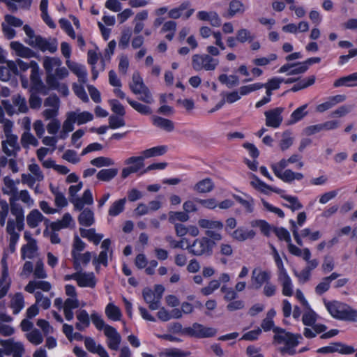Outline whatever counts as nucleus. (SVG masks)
<instances>
[{"label":"nucleus","mask_w":357,"mask_h":357,"mask_svg":"<svg viewBox=\"0 0 357 357\" xmlns=\"http://www.w3.org/2000/svg\"><path fill=\"white\" fill-rule=\"evenodd\" d=\"M13 105H10L7 101H3L4 109L8 114L12 115L17 112L24 113L28 110L24 98L19 95L15 96L13 98Z\"/></svg>","instance_id":"f8f14e48"},{"label":"nucleus","mask_w":357,"mask_h":357,"mask_svg":"<svg viewBox=\"0 0 357 357\" xmlns=\"http://www.w3.org/2000/svg\"><path fill=\"white\" fill-rule=\"evenodd\" d=\"M256 236V232L253 229H249L244 227H239L229 233V236L236 241L244 242L249 239H252Z\"/></svg>","instance_id":"aec40b11"},{"label":"nucleus","mask_w":357,"mask_h":357,"mask_svg":"<svg viewBox=\"0 0 357 357\" xmlns=\"http://www.w3.org/2000/svg\"><path fill=\"white\" fill-rule=\"evenodd\" d=\"M218 79L222 84L226 85L228 88L234 87L239 84L238 76L234 75H227L226 74H222L219 76Z\"/></svg>","instance_id":"774afa93"},{"label":"nucleus","mask_w":357,"mask_h":357,"mask_svg":"<svg viewBox=\"0 0 357 357\" xmlns=\"http://www.w3.org/2000/svg\"><path fill=\"white\" fill-rule=\"evenodd\" d=\"M39 66L35 61H31V88L32 91L41 92L44 89L43 83L40 77Z\"/></svg>","instance_id":"6ab92c4d"},{"label":"nucleus","mask_w":357,"mask_h":357,"mask_svg":"<svg viewBox=\"0 0 357 357\" xmlns=\"http://www.w3.org/2000/svg\"><path fill=\"white\" fill-rule=\"evenodd\" d=\"M190 355V352L177 348L166 349L159 354L160 357H188Z\"/></svg>","instance_id":"4d7b16f0"},{"label":"nucleus","mask_w":357,"mask_h":357,"mask_svg":"<svg viewBox=\"0 0 357 357\" xmlns=\"http://www.w3.org/2000/svg\"><path fill=\"white\" fill-rule=\"evenodd\" d=\"M74 225L75 222L72 215L70 213H66L61 220L52 222L50 227L53 231H56L62 229L68 228Z\"/></svg>","instance_id":"473e14b6"},{"label":"nucleus","mask_w":357,"mask_h":357,"mask_svg":"<svg viewBox=\"0 0 357 357\" xmlns=\"http://www.w3.org/2000/svg\"><path fill=\"white\" fill-rule=\"evenodd\" d=\"M77 283L81 287L93 288L96 284V279L93 273L78 271Z\"/></svg>","instance_id":"cd10ccee"},{"label":"nucleus","mask_w":357,"mask_h":357,"mask_svg":"<svg viewBox=\"0 0 357 357\" xmlns=\"http://www.w3.org/2000/svg\"><path fill=\"white\" fill-rule=\"evenodd\" d=\"M306 311L304 312L302 318L303 324L307 326H313L317 325L316 324L317 314L309 307L306 308Z\"/></svg>","instance_id":"680f3d73"},{"label":"nucleus","mask_w":357,"mask_h":357,"mask_svg":"<svg viewBox=\"0 0 357 357\" xmlns=\"http://www.w3.org/2000/svg\"><path fill=\"white\" fill-rule=\"evenodd\" d=\"M219 61L208 54H195L192 57V66L197 70H213L218 66Z\"/></svg>","instance_id":"0eeeda50"},{"label":"nucleus","mask_w":357,"mask_h":357,"mask_svg":"<svg viewBox=\"0 0 357 357\" xmlns=\"http://www.w3.org/2000/svg\"><path fill=\"white\" fill-rule=\"evenodd\" d=\"M355 349L353 347L346 345L340 342H333L330 344L321 347L317 349L318 353L331 354L337 352L341 354H351L354 353Z\"/></svg>","instance_id":"2eb2a0df"},{"label":"nucleus","mask_w":357,"mask_h":357,"mask_svg":"<svg viewBox=\"0 0 357 357\" xmlns=\"http://www.w3.org/2000/svg\"><path fill=\"white\" fill-rule=\"evenodd\" d=\"M47 85L52 89L56 90L62 96H67L69 94V89L66 84L55 80L53 77H50Z\"/></svg>","instance_id":"49530a36"},{"label":"nucleus","mask_w":357,"mask_h":357,"mask_svg":"<svg viewBox=\"0 0 357 357\" xmlns=\"http://www.w3.org/2000/svg\"><path fill=\"white\" fill-rule=\"evenodd\" d=\"M307 66L303 62H299L294 64H284L279 70V73H284L287 75H298L304 73L307 71Z\"/></svg>","instance_id":"c85d7f7f"},{"label":"nucleus","mask_w":357,"mask_h":357,"mask_svg":"<svg viewBox=\"0 0 357 357\" xmlns=\"http://www.w3.org/2000/svg\"><path fill=\"white\" fill-rule=\"evenodd\" d=\"M3 151L8 156L15 155L20 149L17 136H9L2 141Z\"/></svg>","instance_id":"b1692460"},{"label":"nucleus","mask_w":357,"mask_h":357,"mask_svg":"<svg viewBox=\"0 0 357 357\" xmlns=\"http://www.w3.org/2000/svg\"><path fill=\"white\" fill-rule=\"evenodd\" d=\"M326 330V327L321 324H318L313 326L305 327L303 331V335L307 338H313L317 334L321 333Z\"/></svg>","instance_id":"6e6d98bb"},{"label":"nucleus","mask_w":357,"mask_h":357,"mask_svg":"<svg viewBox=\"0 0 357 357\" xmlns=\"http://www.w3.org/2000/svg\"><path fill=\"white\" fill-rule=\"evenodd\" d=\"M78 322L76 324L77 329L82 331L89 326L90 319L87 312L84 310H79L77 312Z\"/></svg>","instance_id":"de8ad7c7"},{"label":"nucleus","mask_w":357,"mask_h":357,"mask_svg":"<svg viewBox=\"0 0 357 357\" xmlns=\"http://www.w3.org/2000/svg\"><path fill=\"white\" fill-rule=\"evenodd\" d=\"M29 174H22V183L27 185L30 188H33L36 182H41L44 180V174L40 167L36 162L28 165Z\"/></svg>","instance_id":"6e6552de"},{"label":"nucleus","mask_w":357,"mask_h":357,"mask_svg":"<svg viewBox=\"0 0 357 357\" xmlns=\"http://www.w3.org/2000/svg\"><path fill=\"white\" fill-rule=\"evenodd\" d=\"M24 306V297L21 294H16L11 299L10 307L14 314L19 313Z\"/></svg>","instance_id":"338daca9"},{"label":"nucleus","mask_w":357,"mask_h":357,"mask_svg":"<svg viewBox=\"0 0 357 357\" xmlns=\"http://www.w3.org/2000/svg\"><path fill=\"white\" fill-rule=\"evenodd\" d=\"M289 165L287 158H282L278 162L272 163L271 168L275 176L284 183H291L295 181H301L304 175L291 169H286Z\"/></svg>","instance_id":"39448f33"},{"label":"nucleus","mask_w":357,"mask_h":357,"mask_svg":"<svg viewBox=\"0 0 357 357\" xmlns=\"http://www.w3.org/2000/svg\"><path fill=\"white\" fill-rule=\"evenodd\" d=\"M146 87L139 73L137 72L134 73L132 77V81L130 84V90L133 93L138 94Z\"/></svg>","instance_id":"a19ab883"},{"label":"nucleus","mask_w":357,"mask_h":357,"mask_svg":"<svg viewBox=\"0 0 357 357\" xmlns=\"http://www.w3.org/2000/svg\"><path fill=\"white\" fill-rule=\"evenodd\" d=\"M250 184L256 190L265 194H268L269 191L274 192L277 194L284 193L283 190L277 187L268 185L254 175L252 176V180L250 181Z\"/></svg>","instance_id":"a878e982"},{"label":"nucleus","mask_w":357,"mask_h":357,"mask_svg":"<svg viewBox=\"0 0 357 357\" xmlns=\"http://www.w3.org/2000/svg\"><path fill=\"white\" fill-rule=\"evenodd\" d=\"M324 305L329 314L335 319L349 321L357 319V310L346 303L337 301H324Z\"/></svg>","instance_id":"20e7f679"},{"label":"nucleus","mask_w":357,"mask_h":357,"mask_svg":"<svg viewBox=\"0 0 357 357\" xmlns=\"http://www.w3.org/2000/svg\"><path fill=\"white\" fill-rule=\"evenodd\" d=\"M144 159L142 154L140 156H132L127 158L124 162L128 167L122 169V178H126L130 174L138 172L144 166Z\"/></svg>","instance_id":"9d476101"},{"label":"nucleus","mask_w":357,"mask_h":357,"mask_svg":"<svg viewBox=\"0 0 357 357\" xmlns=\"http://www.w3.org/2000/svg\"><path fill=\"white\" fill-rule=\"evenodd\" d=\"M10 47L13 54L19 57L29 59L35 56L34 52L18 41H12Z\"/></svg>","instance_id":"412c9836"},{"label":"nucleus","mask_w":357,"mask_h":357,"mask_svg":"<svg viewBox=\"0 0 357 357\" xmlns=\"http://www.w3.org/2000/svg\"><path fill=\"white\" fill-rule=\"evenodd\" d=\"M10 284V279L8 276V270L6 265H3L2 275L0 279V298L8 292Z\"/></svg>","instance_id":"37998d69"},{"label":"nucleus","mask_w":357,"mask_h":357,"mask_svg":"<svg viewBox=\"0 0 357 357\" xmlns=\"http://www.w3.org/2000/svg\"><path fill=\"white\" fill-rule=\"evenodd\" d=\"M245 197L246 199H243L238 195H234V199L243 206L245 211L248 213H252L254 209V199L248 195H245Z\"/></svg>","instance_id":"e2e57ef3"},{"label":"nucleus","mask_w":357,"mask_h":357,"mask_svg":"<svg viewBox=\"0 0 357 357\" xmlns=\"http://www.w3.org/2000/svg\"><path fill=\"white\" fill-rule=\"evenodd\" d=\"M347 99V96L344 94H337L328 97L325 102L320 103L316 106V111L323 113L333 108L337 104L342 103Z\"/></svg>","instance_id":"a211bd4d"},{"label":"nucleus","mask_w":357,"mask_h":357,"mask_svg":"<svg viewBox=\"0 0 357 357\" xmlns=\"http://www.w3.org/2000/svg\"><path fill=\"white\" fill-rule=\"evenodd\" d=\"M65 291L68 298L64 301V316L67 321H71L74 317L73 310L79 307V302L77 298V292L74 286L70 284L66 285Z\"/></svg>","instance_id":"423d86ee"},{"label":"nucleus","mask_w":357,"mask_h":357,"mask_svg":"<svg viewBox=\"0 0 357 357\" xmlns=\"http://www.w3.org/2000/svg\"><path fill=\"white\" fill-rule=\"evenodd\" d=\"M198 225L200 228L206 229V236L197 238L191 244H188L185 249L195 256H211L216 241L222 239L221 231L224 227L223 222L220 220L201 218L198 220Z\"/></svg>","instance_id":"f257e3e1"},{"label":"nucleus","mask_w":357,"mask_h":357,"mask_svg":"<svg viewBox=\"0 0 357 357\" xmlns=\"http://www.w3.org/2000/svg\"><path fill=\"white\" fill-rule=\"evenodd\" d=\"M126 99L130 105L139 114L143 115H150L152 114V109L149 105L131 100L128 98Z\"/></svg>","instance_id":"864d4df0"},{"label":"nucleus","mask_w":357,"mask_h":357,"mask_svg":"<svg viewBox=\"0 0 357 357\" xmlns=\"http://www.w3.org/2000/svg\"><path fill=\"white\" fill-rule=\"evenodd\" d=\"M23 30L26 36L25 43L33 48L40 50L42 52L48 51L50 52H55L57 50L56 40H47L36 35L34 31L29 25H24Z\"/></svg>","instance_id":"7ed1b4c3"},{"label":"nucleus","mask_w":357,"mask_h":357,"mask_svg":"<svg viewBox=\"0 0 357 357\" xmlns=\"http://www.w3.org/2000/svg\"><path fill=\"white\" fill-rule=\"evenodd\" d=\"M80 235L82 237L87 238L89 241L93 242L95 245H98L102 238L103 235L96 232L95 229H79Z\"/></svg>","instance_id":"79ce46f5"},{"label":"nucleus","mask_w":357,"mask_h":357,"mask_svg":"<svg viewBox=\"0 0 357 357\" xmlns=\"http://www.w3.org/2000/svg\"><path fill=\"white\" fill-rule=\"evenodd\" d=\"M105 312L107 317L114 321H120L122 317L120 308L112 302L106 305Z\"/></svg>","instance_id":"ea45409f"},{"label":"nucleus","mask_w":357,"mask_h":357,"mask_svg":"<svg viewBox=\"0 0 357 357\" xmlns=\"http://www.w3.org/2000/svg\"><path fill=\"white\" fill-rule=\"evenodd\" d=\"M104 333L107 338L108 347L112 350L117 351L121 342L120 334L111 326H107Z\"/></svg>","instance_id":"f3484780"},{"label":"nucleus","mask_w":357,"mask_h":357,"mask_svg":"<svg viewBox=\"0 0 357 357\" xmlns=\"http://www.w3.org/2000/svg\"><path fill=\"white\" fill-rule=\"evenodd\" d=\"M333 86L337 87H356L357 86V72L349 75L342 77L336 79L333 83Z\"/></svg>","instance_id":"2f4dec72"},{"label":"nucleus","mask_w":357,"mask_h":357,"mask_svg":"<svg viewBox=\"0 0 357 357\" xmlns=\"http://www.w3.org/2000/svg\"><path fill=\"white\" fill-rule=\"evenodd\" d=\"M152 122L155 126L166 132H172L174 130V123L169 119L153 116L152 117Z\"/></svg>","instance_id":"e433bc0d"},{"label":"nucleus","mask_w":357,"mask_h":357,"mask_svg":"<svg viewBox=\"0 0 357 357\" xmlns=\"http://www.w3.org/2000/svg\"><path fill=\"white\" fill-rule=\"evenodd\" d=\"M40 289L44 291H49L51 289V284L47 281H30L25 287V290L29 293H33L36 289Z\"/></svg>","instance_id":"c03bdc74"},{"label":"nucleus","mask_w":357,"mask_h":357,"mask_svg":"<svg viewBox=\"0 0 357 357\" xmlns=\"http://www.w3.org/2000/svg\"><path fill=\"white\" fill-rule=\"evenodd\" d=\"M0 344L3 347V352L6 355H12L13 357H22L24 351L23 344L13 338L2 340Z\"/></svg>","instance_id":"9b49d317"},{"label":"nucleus","mask_w":357,"mask_h":357,"mask_svg":"<svg viewBox=\"0 0 357 357\" xmlns=\"http://www.w3.org/2000/svg\"><path fill=\"white\" fill-rule=\"evenodd\" d=\"M84 345L90 352L97 354L100 357H102V352L107 351L102 346L97 344L91 337L84 338Z\"/></svg>","instance_id":"8fccbe9b"},{"label":"nucleus","mask_w":357,"mask_h":357,"mask_svg":"<svg viewBox=\"0 0 357 357\" xmlns=\"http://www.w3.org/2000/svg\"><path fill=\"white\" fill-rule=\"evenodd\" d=\"M111 241L109 239L104 240L101 243L102 251L97 257H95L93 260V264L96 266V270L98 271L99 266L103 265L107 266V259L111 250H109Z\"/></svg>","instance_id":"dca6fc26"},{"label":"nucleus","mask_w":357,"mask_h":357,"mask_svg":"<svg viewBox=\"0 0 357 357\" xmlns=\"http://www.w3.org/2000/svg\"><path fill=\"white\" fill-rule=\"evenodd\" d=\"M197 18L201 21H206L213 27H219L222 21L218 14L215 11L201 10L197 12Z\"/></svg>","instance_id":"4be33fe9"},{"label":"nucleus","mask_w":357,"mask_h":357,"mask_svg":"<svg viewBox=\"0 0 357 357\" xmlns=\"http://www.w3.org/2000/svg\"><path fill=\"white\" fill-rule=\"evenodd\" d=\"M66 65L68 68L77 76L80 82H86L87 79V72L84 66L73 62L70 60L66 61Z\"/></svg>","instance_id":"c756f323"},{"label":"nucleus","mask_w":357,"mask_h":357,"mask_svg":"<svg viewBox=\"0 0 357 357\" xmlns=\"http://www.w3.org/2000/svg\"><path fill=\"white\" fill-rule=\"evenodd\" d=\"M126 199L121 198L113 202L108 208V215L110 217H116L125 210Z\"/></svg>","instance_id":"c9c22d12"},{"label":"nucleus","mask_w":357,"mask_h":357,"mask_svg":"<svg viewBox=\"0 0 357 357\" xmlns=\"http://www.w3.org/2000/svg\"><path fill=\"white\" fill-rule=\"evenodd\" d=\"M271 271L256 268L252 271L251 280L254 288L259 289L271 280Z\"/></svg>","instance_id":"ddd939ff"},{"label":"nucleus","mask_w":357,"mask_h":357,"mask_svg":"<svg viewBox=\"0 0 357 357\" xmlns=\"http://www.w3.org/2000/svg\"><path fill=\"white\" fill-rule=\"evenodd\" d=\"M294 138L291 131L286 130L282 135V139L279 143V146L282 151L289 149L294 143Z\"/></svg>","instance_id":"052dcab7"},{"label":"nucleus","mask_w":357,"mask_h":357,"mask_svg":"<svg viewBox=\"0 0 357 357\" xmlns=\"http://www.w3.org/2000/svg\"><path fill=\"white\" fill-rule=\"evenodd\" d=\"M37 252L36 241L29 242L22 248V257L23 259H32L35 257Z\"/></svg>","instance_id":"0e129e2a"},{"label":"nucleus","mask_w":357,"mask_h":357,"mask_svg":"<svg viewBox=\"0 0 357 357\" xmlns=\"http://www.w3.org/2000/svg\"><path fill=\"white\" fill-rule=\"evenodd\" d=\"M255 38V36L247 29L242 28L236 31V40L241 43L252 42Z\"/></svg>","instance_id":"69168bd1"},{"label":"nucleus","mask_w":357,"mask_h":357,"mask_svg":"<svg viewBox=\"0 0 357 357\" xmlns=\"http://www.w3.org/2000/svg\"><path fill=\"white\" fill-rule=\"evenodd\" d=\"M61 66V61L59 58L46 56L43 59V67L46 71L47 77Z\"/></svg>","instance_id":"4c0bfd02"},{"label":"nucleus","mask_w":357,"mask_h":357,"mask_svg":"<svg viewBox=\"0 0 357 357\" xmlns=\"http://www.w3.org/2000/svg\"><path fill=\"white\" fill-rule=\"evenodd\" d=\"M278 280L282 287V293L284 296H291L294 294V284L288 273L278 275Z\"/></svg>","instance_id":"393cba45"},{"label":"nucleus","mask_w":357,"mask_h":357,"mask_svg":"<svg viewBox=\"0 0 357 357\" xmlns=\"http://www.w3.org/2000/svg\"><path fill=\"white\" fill-rule=\"evenodd\" d=\"M44 216L37 209L32 210L26 216L27 225L31 227L35 228L43 220Z\"/></svg>","instance_id":"a18cd8bd"},{"label":"nucleus","mask_w":357,"mask_h":357,"mask_svg":"<svg viewBox=\"0 0 357 357\" xmlns=\"http://www.w3.org/2000/svg\"><path fill=\"white\" fill-rule=\"evenodd\" d=\"M185 333L190 336L197 338H206L214 336L217 331L211 327H206L202 324L195 323L191 326L185 328Z\"/></svg>","instance_id":"1a4fd4ad"},{"label":"nucleus","mask_w":357,"mask_h":357,"mask_svg":"<svg viewBox=\"0 0 357 357\" xmlns=\"http://www.w3.org/2000/svg\"><path fill=\"white\" fill-rule=\"evenodd\" d=\"M146 303L151 310H156L159 308L161 298L156 295L150 288H145L142 292Z\"/></svg>","instance_id":"bb28decb"},{"label":"nucleus","mask_w":357,"mask_h":357,"mask_svg":"<svg viewBox=\"0 0 357 357\" xmlns=\"http://www.w3.org/2000/svg\"><path fill=\"white\" fill-rule=\"evenodd\" d=\"M307 106V104H305L295 109L291 114L289 123L294 124L303 119L307 114L306 111Z\"/></svg>","instance_id":"bf43d9fd"},{"label":"nucleus","mask_w":357,"mask_h":357,"mask_svg":"<svg viewBox=\"0 0 357 357\" xmlns=\"http://www.w3.org/2000/svg\"><path fill=\"white\" fill-rule=\"evenodd\" d=\"M75 112H69L66 114V119L63 121L61 127V130L59 132L58 137L60 139H65L68 136V134L74 130Z\"/></svg>","instance_id":"5701e85b"},{"label":"nucleus","mask_w":357,"mask_h":357,"mask_svg":"<svg viewBox=\"0 0 357 357\" xmlns=\"http://www.w3.org/2000/svg\"><path fill=\"white\" fill-rule=\"evenodd\" d=\"M284 111L283 107H275L272 109L267 110L264 112L266 117V125L268 127L277 128L281 125L283 118L282 113Z\"/></svg>","instance_id":"4468645a"},{"label":"nucleus","mask_w":357,"mask_h":357,"mask_svg":"<svg viewBox=\"0 0 357 357\" xmlns=\"http://www.w3.org/2000/svg\"><path fill=\"white\" fill-rule=\"evenodd\" d=\"M80 225L89 227L94 223L93 212L89 209L84 210L79 215L78 218Z\"/></svg>","instance_id":"13d9d810"},{"label":"nucleus","mask_w":357,"mask_h":357,"mask_svg":"<svg viewBox=\"0 0 357 357\" xmlns=\"http://www.w3.org/2000/svg\"><path fill=\"white\" fill-rule=\"evenodd\" d=\"M246 10L245 5L239 0H232L229 2L227 13L225 14L227 18H231L236 15L243 14Z\"/></svg>","instance_id":"f704fd0d"},{"label":"nucleus","mask_w":357,"mask_h":357,"mask_svg":"<svg viewBox=\"0 0 357 357\" xmlns=\"http://www.w3.org/2000/svg\"><path fill=\"white\" fill-rule=\"evenodd\" d=\"M11 212L16 217V223L18 230H22L24 226V215L22 208L15 204L14 198L10 199Z\"/></svg>","instance_id":"58836bf2"},{"label":"nucleus","mask_w":357,"mask_h":357,"mask_svg":"<svg viewBox=\"0 0 357 357\" xmlns=\"http://www.w3.org/2000/svg\"><path fill=\"white\" fill-rule=\"evenodd\" d=\"M288 250L291 255L301 257L303 260H307L309 257H311V252L308 248L301 249L291 243V241L288 244Z\"/></svg>","instance_id":"603ef678"},{"label":"nucleus","mask_w":357,"mask_h":357,"mask_svg":"<svg viewBox=\"0 0 357 357\" xmlns=\"http://www.w3.org/2000/svg\"><path fill=\"white\" fill-rule=\"evenodd\" d=\"M167 151V146L165 145L154 146L143 151L141 154L144 158H149L164 155Z\"/></svg>","instance_id":"09e8293b"},{"label":"nucleus","mask_w":357,"mask_h":357,"mask_svg":"<svg viewBox=\"0 0 357 357\" xmlns=\"http://www.w3.org/2000/svg\"><path fill=\"white\" fill-rule=\"evenodd\" d=\"M261 326L265 331L273 330L275 333L274 342L282 356H292L296 354V347L299 342L298 339L301 338L300 335H294L280 328L274 327L273 321L266 318L263 320Z\"/></svg>","instance_id":"f03ea898"},{"label":"nucleus","mask_w":357,"mask_h":357,"mask_svg":"<svg viewBox=\"0 0 357 357\" xmlns=\"http://www.w3.org/2000/svg\"><path fill=\"white\" fill-rule=\"evenodd\" d=\"M72 257L73 259L74 268L76 270H79L82 265H86L92 258V253L86 252L84 253H76L72 252Z\"/></svg>","instance_id":"72a5a7b5"},{"label":"nucleus","mask_w":357,"mask_h":357,"mask_svg":"<svg viewBox=\"0 0 357 357\" xmlns=\"http://www.w3.org/2000/svg\"><path fill=\"white\" fill-rule=\"evenodd\" d=\"M48 8V0H41L40 4V10L41 11V17L43 21L46 23V24L52 28L54 29L56 27V24L54 21L52 20L50 16L47 12Z\"/></svg>","instance_id":"3c124183"},{"label":"nucleus","mask_w":357,"mask_h":357,"mask_svg":"<svg viewBox=\"0 0 357 357\" xmlns=\"http://www.w3.org/2000/svg\"><path fill=\"white\" fill-rule=\"evenodd\" d=\"M72 202L77 210H82L85 205L93 204V198L91 191L89 189L85 190L82 197L73 199Z\"/></svg>","instance_id":"7c9ffc66"},{"label":"nucleus","mask_w":357,"mask_h":357,"mask_svg":"<svg viewBox=\"0 0 357 357\" xmlns=\"http://www.w3.org/2000/svg\"><path fill=\"white\" fill-rule=\"evenodd\" d=\"M214 188V184L210 178L203 179L194 186V190L199 193L211 192Z\"/></svg>","instance_id":"5fc2aeb1"}]
</instances>
